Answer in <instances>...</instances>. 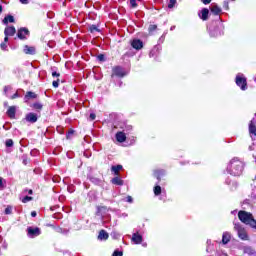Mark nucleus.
Instances as JSON below:
<instances>
[{
    "mask_svg": "<svg viewBox=\"0 0 256 256\" xmlns=\"http://www.w3.org/2000/svg\"><path fill=\"white\" fill-rule=\"evenodd\" d=\"M130 1H135V0H130Z\"/></svg>",
    "mask_w": 256,
    "mask_h": 256,
    "instance_id": "55",
    "label": "nucleus"
},
{
    "mask_svg": "<svg viewBox=\"0 0 256 256\" xmlns=\"http://www.w3.org/2000/svg\"><path fill=\"white\" fill-rule=\"evenodd\" d=\"M9 89H11L10 86H5V87H4V93H7V91H9Z\"/></svg>",
    "mask_w": 256,
    "mask_h": 256,
    "instance_id": "44",
    "label": "nucleus"
},
{
    "mask_svg": "<svg viewBox=\"0 0 256 256\" xmlns=\"http://www.w3.org/2000/svg\"><path fill=\"white\" fill-rule=\"evenodd\" d=\"M37 97V94H35V92H27L24 99L25 101H29V99H35Z\"/></svg>",
    "mask_w": 256,
    "mask_h": 256,
    "instance_id": "21",
    "label": "nucleus"
},
{
    "mask_svg": "<svg viewBox=\"0 0 256 256\" xmlns=\"http://www.w3.org/2000/svg\"><path fill=\"white\" fill-rule=\"evenodd\" d=\"M126 201H127V203H133V197L127 196Z\"/></svg>",
    "mask_w": 256,
    "mask_h": 256,
    "instance_id": "40",
    "label": "nucleus"
},
{
    "mask_svg": "<svg viewBox=\"0 0 256 256\" xmlns=\"http://www.w3.org/2000/svg\"><path fill=\"white\" fill-rule=\"evenodd\" d=\"M244 253H246V255H252L255 256V250L249 246H246L243 248Z\"/></svg>",
    "mask_w": 256,
    "mask_h": 256,
    "instance_id": "20",
    "label": "nucleus"
},
{
    "mask_svg": "<svg viewBox=\"0 0 256 256\" xmlns=\"http://www.w3.org/2000/svg\"><path fill=\"white\" fill-rule=\"evenodd\" d=\"M25 35H29V29L21 28L18 30L17 37L18 39H25Z\"/></svg>",
    "mask_w": 256,
    "mask_h": 256,
    "instance_id": "12",
    "label": "nucleus"
},
{
    "mask_svg": "<svg viewBox=\"0 0 256 256\" xmlns=\"http://www.w3.org/2000/svg\"><path fill=\"white\" fill-rule=\"evenodd\" d=\"M89 31L90 32H92V33H95V32H98L99 33V28H97V26L96 25H91L90 27H89Z\"/></svg>",
    "mask_w": 256,
    "mask_h": 256,
    "instance_id": "27",
    "label": "nucleus"
},
{
    "mask_svg": "<svg viewBox=\"0 0 256 256\" xmlns=\"http://www.w3.org/2000/svg\"><path fill=\"white\" fill-rule=\"evenodd\" d=\"M98 239H100V241H107V239H109V234L105 230H101Z\"/></svg>",
    "mask_w": 256,
    "mask_h": 256,
    "instance_id": "16",
    "label": "nucleus"
},
{
    "mask_svg": "<svg viewBox=\"0 0 256 256\" xmlns=\"http://www.w3.org/2000/svg\"><path fill=\"white\" fill-rule=\"evenodd\" d=\"M154 194L156 196L161 195V186H155L154 187Z\"/></svg>",
    "mask_w": 256,
    "mask_h": 256,
    "instance_id": "28",
    "label": "nucleus"
},
{
    "mask_svg": "<svg viewBox=\"0 0 256 256\" xmlns=\"http://www.w3.org/2000/svg\"><path fill=\"white\" fill-rule=\"evenodd\" d=\"M29 194L32 195L33 194V190H29Z\"/></svg>",
    "mask_w": 256,
    "mask_h": 256,
    "instance_id": "51",
    "label": "nucleus"
},
{
    "mask_svg": "<svg viewBox=\"0 0 256 256\" xmlns=\"http://www.w3.org/2000/svg\"><path fill=\"white\" fill-rule=\"evenodd\" d=\"M2 187H3V178L0 177V191H1Z\"/></svg>",
    "mask_w": 256,
    "mask_h": 256,
    "instance_id": "45",
    "label": "nucleus"
},
{
    "mask_svg": "<svg viewBox=\"0 0 256 256\" xmlns=\"http://www.w3.org/2000/svg\"><path fill=\"white\" fill-rule=\"evenodd\" d=\"M5 145L6 147H13V140L12 139L6 140Z\"/></svg>",
    "mask_w": 256,
    "mask_h": 256,
    "instance_id": "31",
    "label": "nucleus"
},
{
    "mask_svg": "<svg viewBox=\"0 0 256 256\" xmlns=\"http://www.w3.org/2000/svg\"><path fill=\"white\" fill-rule=\"evenodd\" d=\"M19 1H27V0H19Z\"/></svg>",
    "mask_w": 256,
    "mask_h": 256,
    "instance_id": "54",
    "label": "nucleus"
},
{
    "mask_svg": "<svg viewBox=\"0 0 256 256\" xmlns=\"http://www.w3.org/2000/svg\"><path fill=\"white\" fill-rule=\"evenodd\" d=\"M236 85L245 91L247 89V79L243 78V74H238L236 76Z\"/></svg>",
    "mask_w": 256,
    "mask_h": 256,
    "instance_id": "4",
    "label": "nucleus"
},
{
    "mask_svg": "<svg viewBox=\"0 0 256 256\" xmlns=\"http://www.w3.org/2000/svg\"><path fill=\"white\" fill-rule=\"evenodd\" d=\"M112 183L113 185H120V186L123 185L122 179L117 176L112 179Z\"/></svg>",
    "mask_w": 256,
    "mask_h": 256,
    "instance_id": "26",
    "label": "nucleus"
},
{
    "mask_svg": "<svg viewBox=\"0 0 256 256\" xmlns=\"http://www.w3.org/2000/svg\"><path fill=\"white\" fill-rule=\"evenodd\" d=\"M157 30V25L151 24L148 28L149 33H153V31Z\"/></svg>",
    "mask_w": 256,
    "mask_h": 256,
    "instance_id": "29",
    "label": "nucleus"
},
{
    "mask_svg": "<svg viewBox=\"0 0 256 256\" xmlns=\"http://www.w3.org/2000/svg\"><path fill=\"white\" fill-rule=\"evenodd\" d=\"M8 41H9V36H6V35H5L4 43H7Z\"/></svg>",
    "mask_w": 256,
    "mask_h": 256,
    "instance_id": "47",
    "label": "nucleus"
},
{
    "mask_svg": "<svg viewBox=\"0 0 256 256\" xmlns=\"http://www.w3.org/2000/svg\"><path fill=\"white\" fill-rule=\"evenodd\" d=\"M97 59H98V61H105V55L99 54V55L97 56Z\"/></svg>",
    "mask_w": 256,
    "mask_h": 256,
    "instance_id": "38",
    "label": "nucleus"
},
{
    "mask_svg": "<svg viewBox=\"0 0 256 256\" xmlns=\"http://www.w3.org/2000/svg\"><path fill=\"white\" fill-rule=\"evenodd\" d=\"M176 3H177L176 1H170L168 3V9H173V7H175Z\"/></svg>",
    "mask_w": 256,
    "mask_h": 256,
    "instance_id": "32",
    "label": "nucleus"
},
{
    "mask_svg": "<svg viewBox=\"0 0 256 256\" xmlns=\"http://www.w3.org/2000/svg\"><path fill=\"white\" fill-rule=\"evenodd\" d=\"M95 118H96V115L95 114H90V119H91V121H95Z\"/></svg>",
    "mask_w": 256,
    "mask_h": 256,
    "instance_id": "43",
    "label": "nucleus"
},
{
    "mask_svg": "<svg viewBox=\"0 0 256 256\" xmlns=\"http://www.w3.org/2000/svg\"><path fill=\"white\" fill-rule=\"evenodd\" d=\"M129 6L131 9H135L137 7V2L136 1H130Z\"/></svg>",
    "mask_w": 256,
    "mask_h": 256,
    "instance_id": "34",
    "label": "nucleus"
},
{
    "mask_svg": "<svg viewBox=\"0 0 256 256\" xmlns=\"http://www.w3.org/2000/svg\"><path fill=\"white\" fill-rule=\"evenodd\" d=\"M24 53L26 55H35V47L29 46V45H25L24 46Z\"/></svg>",
    "mask_w": 256,
    "mask_h": 256,
    "instance_id": "14",
    "label": "nucleus"
},
{
    "mask_svg": "<svg viewBox=\"0 0 256 256\" xmlns=\"http://www.w3.org/2000/svg\"><path fill=\"white\" fill-rule=\"evenodd\" d=\"M52 77H61V74L57 72H52Z\"/></svg>",
    "mask_w": 256,
    "mask_h": 256,
    "instance_id": "41",
    "label": "nucleus"
},
{
    "mask_svg": "<svg viewBox=\"0 0 256 256\" xmlns=\"http://www.w3.org/2000/svg\"><path fill=\"white\" fill-rule=\"evenodd\" d=\"M17 112V108L15 106H10L7 110V115L10 119H15V113Z\"/></svg>",
    "mask_w": 256,
    "mask_h": 256,
    "instance_id": "13",
    "label": "nucleus"
},
{
    "mask_svg": "<svg viewBox=\"0 0 256 256\" xmlns=\"http://www.w3.org/2000/svg\"><path fill=\"white\" fill-rule=\"evenodd\" d=\"M170 1H175V0H170Z\"/></svg>",
    "mask_w": 256,
    "mask_h": 256,
    "instance_id": "56",
    "label": "nucleus"
},
{
    "mask_svg": "<svg viewBox=\"0 0 256 256\" xmlns=\"http://www.w3.org/2000/svg\"><path fill=\"white\" fill-rule=\"evenodd\" d=\"M238 219L245 225L252 227V229H256V220L253 219V214L246 211H239Z\"/></svg>",
    "mask_w": 256,
    "mask_h": 256,
    "instance_id": "2",
    "label": "nucleus"
},
{
    "mask_svg": "<svg viewBox=\"0 0 256 256\" xmlns=\"http://www.w3.org/2000/svg\"><path fill=\"white\" fill-rule=\"evenodd\" d=\"M174 29H175V26H172V27H171V31H173Z\"/></svg>",
    "mask_w": 256,
    "mask_h": 256,
    "instance_id": "52",
    "label": "nucleus"
},
{
    "mask_svg": "<svg viewBox=\"0 0 256 256\" xmlns=\"http://www.w3.org/2000/svg\"><path fill=\"white\" fill-rule=\"evenodd\" d=\"M0 13H3V6L0 5Z\"/></svg>",
    "mask_w": 256,
    "mask_h": 256,
    "instance_id": "50",
    "label": "nucleus"
},
{
    "mask_svg": "<svg viewBox=\"0 0 256 256\" xmlns=\"http://www.w3.org/2000/svg\"><path fill=\"white\" fill-rule=\"evenodd\" d=\"M123 169L122 165L112 166L111 171L115 173V175H119V171Z\"/></svg>",
    "mask_w": 256,
    "mask_h": 256,
    "instance_id": "25",
    "label": "nucleus"
},
{
    "mask_svg": "<svg viewBox=\"0 0 256 256\" xmlns=\"http://www.w3.org/2000/svg\"><path fill=\"white\" fill-rule=\"evenodd\" d=\"M23 5H27V3H29L28 1H22L21 2Z\"/></svg>",
    "mask_w": 256,
    "mask_h": 256,
    "instance_id": "48",
    "label": "nucleus"
},
{
    "mask_svg": "<svg viewBox=\"0 0 256 256\" xmlns=\"http://www.w3.org/2000/svg\"><path fill=\"white\" fill-rule=\"evenodd\" d=\"M162 175H165L164 170H155L154 171V177H156V179H158L159 181H161V176Z\"/></svg>",
    "mask_w": 256,
    "mask_h": 256,
    "instance_id": "23",
    "label": "nucleus"
},
{
    "mask_svg": "<svg viewBox=\"0 0 256 256\" xmlns=\"http://www.w3.org/2000/svg\"><path fill=\"white\" fill-rule=\"evenodd\" d=\"M209 3H211V1H204L205 5H209Z\"/></svg>",
    "mask_w": 256,
    "mask_h": 256,
    "instance_id": "49",
    "label": "nucleus"
},
{
    "mask_svg": "<svg viewBox=\"0 0 256 256\" xmlns=\"http://www.w3.org/2000/svg\"><path fill=\"white\" fill-rule=\"evenodd\" d=\"M17 33V30L15 29V26L6 27L4 30V35L6 37H13Z\"/></svg>",
    "mask_w": 256,
    "mask_h": 256,
    "instance_id": "8",
    "label": "nucleus"
},
{
    "mask_svg": "<svg viewBox=\"0 0 256 256\" xmlns=\"http://www.w3.org/2000/svg\"><path fill=\"white\" fill-rule=\"evenodd\" d=\"M34 109L41 110V109H43V105L41 103H35L34 104Z\"/></svg>",
    "mask_w": 256,
    "mask_h": 256,
    "instance_id": "35",
    "label": "nucleus"
},
{
    "mask_svg": "<svg viewBox=\"0 0 256 256\" xmlns=\"http://www.w3.org/2000/svg\"><path fill=\"white\" fill-rule=\"evenodd\" d=\"M112 256H123V252L115 250L112 254Z\"/></svg>",
    "mask_w": 256,
    "mask_h": 256,
    "instance_id": "36",
    "label": "nucleus"
},
{
    "mask_svg": "<svg viewBox=\"0 0 256 256\" xmlns=\"http://www.w3.org/2000/svg\"><path fill=\"white\" fill-rule=\"evenodd\" d=\"M29 201H33V197L31 196H26L22 199V202L24 203H29Z\"/></svg>",
    "mask_w": 256,
    "mask_h": 256,
    "instance_id": "30",
    "label": "nucleus"
},
{
    "mask_svg": "<svg viewBox=\"0 0 256 256\" xmlns=\"http://www.w3.org/2000/svg\"><path fill=\"white\" fill-rule=\"evenodd\" d=\"M210 11L213 13V15H219V13H221V7H219L217 4H213L210 7Z\"/></svg>",
    "mask_w": 256,
    "mask_h": 256,
    "instance_id": "17",
    "label": "nucleus"
},
{
    "mask_svg": "<svg viewBox=\"0 0 256 256\" xmlns=\"http://www.w3.org/2000/svg\"><path fill=\"white\" fill-rule=\"evenodd\" d=\"M116 139H117L118 143H125L127 136H125V133H123V132H118L116 134Z\"/></svg>",
    "mask_w": 256,
    "mask_h": 256,
    "instance_id": "15",
    "label": "nucleus"
},
{
    "mask_svg": "<svg viewBox=\"0 0 256 256\" xmlns=\"http://www.w3.org/2000/svg\"><path fill=\"white\" fill-rule=\"evenodd\" d=\"M31 217H37V212L35 211L31 212Z\"/></svg>",
    "mask_w": 256,
    "mask_h": 256,
    "instance_id": "46",
    "label": "nucleus"
},
{
    "mask_svg": "<svg viewBox=\"0 0 256 256\" xmlns=\"http://www.w3.org/2000/svg\"><path fill=\"white\" fill-rule=\"evenodd\" d=\"M202 1H211V0H202Z\"/></svg>",
    "mask_w": 256,
    "mask_h": 256,
    "instance_id": "53",
    "label": "nucleus"
},
{
    "mask_svg": "<svg viewBox=\"0 0 256 256\" xmlns=\"http://www.w3.org/2000/svg\"><path fill=\"white\" fill-rule=\"evenodd\" d=\"M133 49H136L137 51H139V49H143V41L139 40V39H134L131 43Z\"/></svg>",
    "mask_w": 256,
    "mask_h": 256,
    "instance_id": "10",
    "label": "nucleus"
},
{
    "mask_svg": "<svg viewBox=\"0 0 256 256\" xmlns=\"http://www.w3.org/2000/svg\"><path fill=\"white\" fill-rule=\"evenodd\" d=\"M116 76V77H125V72H123V68H121L120 66H115L112 69V77Z\"/></svg>",
    "mask_w": 256,
    "mask_h": 256,
    "instance_id": "7",
    "label": "nucleus"
},
{
    "mask_svg": "<svg viewBox=\"0 0 256 256\" xmlns=\"http://www.w3.org/2000/svg\"><path fill=\"white\" fill-rule=\"evenodd\" d=\"M52 85H53V87H55V89H57V87H59V79L54 80V81L52 82Z\"/></svg>",
    "mask_w": 256,
    "mask_h": 256,
    "instance_id": "37",
    "label": "nucleus"
},
{
    "mask_svg": "<svg viewBox=\"0 0 256 256\" xmlns=\"http://www.w3.org/2000/svg\"><path fill=\"white\" fill-rule=\"evenodd\" d=\"M210 35L211 37H220V35H223V24H219L216 28L211 30Z\"/></svg>",
    "mask_w": 256,
    "mask_h": 256,
    "instance_id": "6",
    "label": "nucleus"
},
{
    "mask_svg": "<svg viewBox=\"0 0 256 256\" xmlns=\"http://www.w3.org/2000/svg\"><path fill=\"white\" fill-rule=\"evenodd\" d=\"M3 23L7 25V23H15V17L8 15L3 19Z\"/></svg>",
    "mask_w": 256,
    "mask_h": 256,
    "instance_id": "22",
    "label": "nucleus"
},
{
    "mask_svg": "<svg viewBox=\"0 0 256 256\" xmlns=\"http://www.w3.org/2000/svg\"><path fill=\"white\" fill-rule=\"evenodd\" d=\"M244 167L245 164H243L241 160L234 158L228 164L227 172L233 177H239L240 175H242Z\"/></svg>",
    "mask_w": 256,
    "mask_h": 256,
    "instance_id": "1",
    "label": "nucleus"
},
{
    "mask_svg": "<svg viewBox=\"0 0 256 256\" xmlns=\"http://www.w3.org/2000/svg\"><path fill=\"white\" fill-rule=\"evenodd\" d=\"M0 47H1L2 51H7V42H2L0 44Z\"/></svg>",
    "mask_w": 256,
    "mask_h": 256,
    "instance_id": "33",
    "label": "nucleus"
},
{
    "mask_svg": "<svg viewBox=\"0 0 256 256\" xmlns=\"http://www.w3.org/2000/svg\"><path fill=\"white\" fill-rule=\"evenodd\" d=\"M27 233H28V236H30L33 239V238L39 237V235H41V229H39L37 227L36 228L28 227Z\"/></svg>",
    "mask_w": 256,
    "mask_h": 256,
    "instance_id": "5",
    "label": "nucleus"
},
{
    "mask_svg": "<svg viewBox=\"0 0 256 256\" xmlns=\"http://www.w3.org/2000/svg\"><path fill=\"white\" fill-rule=\"evenodd\" d=\"M5 213H6V215H11V213H12L11 207H7V208L5 209Z\"/></svg>",
    "mask_w": 256,
    "mask_h": 256,
    "instance_id": "39",
    "label": "nucleus"
},
{
    "mask_svg": "<svg viewBox=\"0 0 256 256\" xmlns=\"http://www.w3.org/2000/svg\"><path fill=\"white\" fill-rule=\"evenodd\" d=\"M229 241H231V234H229V232H224L223 236H222L223 245H227V243H229Z\"/></svg>",
    "mask_w": 256,
    "mask_h": 256,
    "instance_id": "19",
    "label": "nucleus"
},
{
    "mask_svg": "<svg viewBox=\"0 0 256 256\" xmlns=\"http://www.w3.org/2000/svg\"><path fill=\"white\" fill-rule=\"evenodd\" d=\"M249 132L252 134V135H255L256 136V126L255 124L253 123V120L250 122L249 124Z\"/></svg>",
    "mask_w": 256,
    "mask_h": 256,
    "instance_id": "24",
    "label": "nucleus"
},
{
    "mask_svg": "<svg viewBox=\"0 0 256 256\" xmlns=\"http://www.w3.org/2000/svg\"><path fill=\"white\" fill-rule=\"evenodd\" d=\"M234 229L237 231L239 239H242V241H248L249 236L247 235V231L241 224H234Z\"/></svg>",
    "mask_w": 256,
    "mask_h": 256,
    "instance_id": "3",
    "label": "nucleus"
},
{
    "mask_svg": "<svg viewBox=\"0 0 256 256\" xmlns=\"http://www.w3.org/2000/svg\"><path fill=\"white\" fill-rule=\"evenodd\" d=\"M200 18L202 19V21H207V19H209V9L203 8Z\"/></svg>",
    "mask_w": 256,
    "mask_h": 256,
    "instance_id": "18",
    "label": "nucleus"
},
{
    "mask_svg": "<svg viewBox=\"0 0 256 256\" xmlns=\"http://www.w3.org/2000/svg\"><path fill=\"white\" fill-rule=\"evenodd\" d=\"M132 241L136 245H141V243H143V236L139 235L138 233H134L132 235Z\"/></svg>",
    "mask_w": 256,
    "mask_h": 256,
    "instance_id": "11",
    "label": "nucleus"
},
{
    "mask_svg": "<svg viewBox=\"0 0 256 256\" xmlns=\"http://www.w3.org/2000/svg\"><path fill=\"white\" fill-rule=\"evenodd\" d=\"M26 121L28 123H37V114L33 113V112H30L26 115L25 117Z\"/></svg>",
    "mask_w": 256,
    "mask_h": 256,
    "instance_id": "9",
    "label": "nucleus"
},
{
    "mask_svg": "<svg viewBox=\"0 0 256 256\" xmlns=\"http://www.w3.org/2000/svg\"><path fill=\"white\" fill-rule=\"evenodd\" d=\"M17 97H19V93H15L14 95L11 96V99H17Z\"/></svg>",
    "mask_w": 256,
    "mask_h": 256,
    "instance_id": "42",
    "label": "nucleus"
}]
</instances>
